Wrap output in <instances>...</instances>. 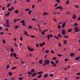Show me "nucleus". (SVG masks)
<instances>
[{"label":"nucleus","instance_id":"obj_1","mask_svg":"<svg viewBox=\"0 0 80 80\" xmlns=\"http://www.w3.org/2000/svg\"><path fill=\"white\" fill-rule=\"evenodd\" d=\"M51 63L52 64V66L53 67H55L57 66V64L55 63H54L53 61H51Z\"/></svg>","mask_w":80,"mask_h":80},{"label":"nucleus","instance_id":"obj_2","mask_svg":"<svg viewBox=\"0 0 80 80\" xmlns=\"http://www.w3.org/2000/svg\"><path fill=\"white\" fill-rule=\"evenodd\" d=\"M74 29L76 32H79V31H80V29L78 28V27L74 28Z\"/></svg>","mask_w":80,"mask_h":80},{"label":"nucleus","instance_id":"obj_3","mask_svg":"<svg viewBox=\"0 0 80 80\" xmlns=\"http://www.w3.org/2000/svg\"><path fill=\"white\" fill-rule=\"evenodd\" d=\"M50 63V61L48 60L47 59H46L44 61V63L47 65H48V64H49Z\"/></svg>","mask_w":80,"mask_h":80},{"label":"nucleus","instance_id":"obj_4","mask_svg":"<svg viewBox=\"0 0 80 80\" xmlns=\"http://www.w3.org/2000/svg\"><path fill=\"white\" fill-rule=\"evenodd\" d=\"M28 48L29 52H32V51H33V50H34V49H33V48H29V46H28Z\"/></svg>","mask_w":80,"mask_h":80},{"label":"nucleus","instance_id":"obj_5","mask_svg":"<svg viewBox=\"0 0 80 80\" xmlns=\"http://www.w3.org/2000/svg\"><path fill=\"white\" fill-rule=\"evenodd\" d=\"M45 44V42H43L42 44L40 43L39 44V45L40 46V47H42V46H43V45H44Z\"/></svg>","mask_w":80,"mask_h":80},{"label":"nucleus","instance_id":"obj_6","mask_svg":"<svg viewBox=\"0 0 80 80\" xmlns=\"http://www.w3.org/2000/svg\"><path fill=\"white\" fill-rule=\"evenodd\" d=\"M62 35H65V30H62Z\"/></svg>","mask_w":80,"mask_h":80},{"label":"nucleus","instance_id":"obj_7","mask_svg":"<svg viewBox=\"0 0 80 80\" xmlns=\"http://www.w3.org/2000/svg\"><path fill=\"white\" fill-rule=\"evenodd\" d=\"M48 74H45L44 75L43 77L44 78H47V77H48Z\"/></svg>","mask_w":80,"mask_h":80},{"label":"nucleus","instance_id":"obj_8","mask_svg":"<svg viewBox=\"0 0 80 80\" xmlns=\"http://www.w3.org/2000/svg\"><path fill=\"white\" fill-rule=\"evenodd\" d=\"M42 73H43V72L42 71H41V72H38V74L41 75V74H42Z\"/></svg>","mask_w":80,"mask_h":80},{"label":"nucleus","instance_id":"obj_9","mask_svg":"<svg viewBox=\"0 0 80 80\" xmlns=\"http://www.w3.org/2000/svg\"><path fill=\"white\" fill-rule=\"evenodd\" d=\"M65 22H64L62 24V28H64V27H65Z\"/></svg>","mask_w":80,"mask_h":80},{"label":"nucleus","instance_id":"obj_10","mask_svg":"<svg viewBox=\"0 0 80 80\" xmlns=\"http://www.w3.org/2000/svg\"><path fill=\"white\" fill-rule=\"evenodd\" d=\"M77 17L76 16V15L75 14L74 15L72 16V18L73 19H76V18Z\"/></svg>","mask_w":80,"mask_h":80},{"label":"nucleus","instance_id":"obj_11","mask_svg":"<svg viewBox=\"0 0 80 80\" xmlns=\"http://www.w3.org/2000/svg\"><path fill=\"white\" fill-rule=\"evenodd\" d=\"M80 59V57H78L77 58H76L75 59V60L78 61V60Z\"/></svg>","mask_w":80,"mask_h":80},{"label":"nucleus","instance_id":"obj_12","mask_svg":"<svg viewBox=\"0 0 80 80\" xmlns=\"http://www.w3.org/2000/svg\"><path fill=\"white\" fill-rule=\"evenodd\" d=\"M42 74H40L38 76V78H40L42 77Z\"/></svg>","mask_w":80,"mask_h":80},{"label":"nucleus","instance_id":"obj_13","mask_svg":"<svg viewBox=\"0 0 80 80\" xmlns=\"http://www.w3.org/2000/svg\"><path fill=\"white\" fill-rule=\"evenodd\" d=\"M43 62V60H41L40 61H39V63H40V64H42V62Z\"/></svg>","mask_w":80,"mask_h":80},{"label":"nucleus","instance_id":"obj_14","mask_svg":"<svg viewBox=\"0 0 80 80\" xmlns=\"http://www.w3.org/2000/svg\"><path fill=\"white\" fill-rule=\"evenodd\" d=\"M10 12H8V13H7L5 14V16H6V17H7V16H8V15H9V14H10Z\"/></svg>","mask_w":80,"mask_h":80},{"label":"nucleus","instance_id":"obj_15","mask_svg":"<svg viewBox=\"0 0 80 80\" xmlns=\"http://www.w3.org/2000/svg\"><path fill=\"white\" fill-rule=\"evenodd\" d=\"M72 29H68V33H69V32H71L72 31Z\"/></svg>","mask_w":80,"mask_h":80},{"label":"nucleus","instance_id":"obj_16","mask_svg":"<svg viewBox=\"0 0 80 80\" xmlns=\"http://www.w3.org/2000/svg\"><path fill=\"white\" fill-rule=\"evenodd\" d=\"M8 74L9 75V76H11L12 74V73L11 72H9L8 73Z\"/></svg>","mask_w":80,"mask_h":80},{"label":"nucleus","instance_id":"obj_17","mask_svg":"<svg viewBox=\"0 0 80 80\" xmlns=\"http://www.w3.org/2000/svg\"><path fill=\"white\" fill-rule=\"evenodd\" d=\"M52 59L53 60H56L57 59V58H56V57H53Z\"/></svg>","mask_w":80,"mask_h":80},{"label":"nucleus","instance_id":"obj_18","mask_svg":"<svg viewBox=\"0 0 80 80\" xmlns=\"http://www.w3.org/2000/svg\"><path fill=\"white\" fill-rule=\"evenodd\" d=\"M75 55V54L74 53H72L70 54V56L71 57H73Z\"/></svg>","mask_w":80,"mask_h":80},{"label":"nucleus","instance_id":"obj_19","mask_svg":"<svg viewBox=\"0 0 80 80\" xmlns=\"http://www.w3.org/2000/svg\"><path fill=\"white\" fill-rule=\"evenodd\" d=\"M24 34L25 35H26L27 36H28L29 37V36L27 34V32L26 31H24Z\"/></svg>","mask_w":80,"mask_h":80},{"label":"nucleus","instance_id":"obj_20","mask_svg":"<svg viewBox=\"0 0 80 80\" xmlns=\"http://www.w3.org/2000/svg\"><path fill=\"white\" fill-rule=\"evenodd\" d=\"M64 38H68V35H65L64 36Z\"/></svg>","mask_w":80,"mask_h":80},{"label":"nucleus","instance_id":"obj_21","mask_svg":"<svg viewBox=\"0 0 80 80\" xmlns=\"http://www.w3.org/2000/svg\"><path fill=\"white\" fill-rule=\"evenodd\" d=\"M13 55L14 57H17V54L15 53H13Z\"/></svg>","mask_w":80,"mask_h":80},{"label":"nucleus","instance_id":"obj_22","mask_svg":"<svg viewBox=\"0 0 80 80\" xmlns=\"http://www.w3.org/2000/svg\"><path fill=\"white\" fill-rule=\"evenodd\" d=\"M10 50L12 52H13V51H14V49H13V48H11L10 49Z\"/></svg>","mask_w":80,"mask_h":80},{"label":"nucleus","instance_id":"obj_23","mask_svg":"<svg viewBox=\"0 0 80 80\" xmlns=\"http://www.w3.org/2000/svg\"><path fill=\"white\" fill-rule=\"evenodd\" d=\"M4 26H5V27H10V25L8 24H5L4 25Z\"/></svg>","mask_w":80,"mask_h":80},{"label":"nucleus","instance_id":"obj_24","mask_svg":"<svg viewBox=\"0 0 80 80\" xmlns=\"http://www.w3.org/2000/svg\"><path fill=\"white\" fill-rule=\"evenodd\" d=\"M74 27H77L78 26V24H77V23H75L74 24Z\"/></svg>","mask_w":80,"mask_h":80},{"label":"nucleus","instance_id":"obj_25","mask_svg":"<svg viewBox=\"0 0 80 80\" xmlns=\"http://www.w3.org/2000/svg\"><path fill=\"white\" fill-rule=\"evenodd\" d=\"M78 7H79V6H78V5H75V8H78Z\"/></svg>","mask_w":80,"mask_h":80},{"label":"nucleus","instance_id":"obj_26","mask_svg":"<svg viewBox=\"0 0 80 80\" xmlns=\"http://www.w3.org/2000/svg\"><path fill=\"white\" fill-rule=\"evenodd\" d=\"M38 29L39 32H42V30H41V28H40V27L38 28Z\"/></svg>","mask_w":80,"mask_h":80},{"label":"nucleus","instance_id":"obj_27","mask_svg":"<svg viewBox=\"0 0 80 80\" xmlns=\"http://www.w3.org/2000/svg\"><path fill=\"white\" fill-rule=\"evenodd\" d=\"M28 28L29 29H32V27L31 26H28Z\"/></svg>","mask_w":80,"mask_h":80},{"label":"nucleus","instance_id":"obj_28","mask_svg":"<svg viewBox=\"0 0 80 80\" xmlns=\"http://www.w3.org/2000/svg\"><path fill=\"white\" fill-rule=\"evenodd\" d=\"M36 73H37L36 72H35L32 75V77H34V76H35L36 75Z\"/></svg>","mask_w":80,"mask_h":80},{"label":"nucleus","instance_id":"obj_29","mask_svg":"<svg viewBox=\"0 0 80 80\" xmlns=\"http://www.w3.org/2000/svg\"><path fill=\"white\" fill-rule=\"evenodd\" d=\"M43 15H48V13L47 12H45L44 13H43Z\"/></svg>","mask_w":80,"mask_h":80},{"label":"nucleus","instance_id":"obj_30","mask_svg":"<svg viewBox=\"0 0 80 80\" xmlns=\"http://www.w3.org/2000/svg\"><path fill=\"white\" fill-rule=\"evenodd\" d=\"M58 37H62V35H60V34H59L58 35Z\"/></svg>","mask_w":80,"mask_h":80},{"label":"nucleus","instance_id":"obj_31","mask_svg":"<svg viewBox=\"0 0 80 80\" xmlns=\"http://www.w3.org/2000/svg\"><path fill=\"white\" fill-rule=\"evenodd\" d=\"M18 10H16V11L14 12V13H18Z\"/></svg>","mask_w":80,"mask_h":80},{"label":"nucleus","instance_id":"obj_32","mask_svg":"<svg viewBox=\"0 0 80 80\" xmlns=\"http://www.w3.org/2000/svg\"><path fill=\"white\" fill-rule=\"evenodd\" d=\"M58 57H62V55L60 54H58Z\"/></svg>","mask_w":80,"mask_h":80},{"label":"nucleus","instance_id":"obj_33","mask_svg":"<svg viewBox=\"0 0 80 80\" xmlns=\"http://www.w3.org/2000/svg\"><path fill=\"white\" fill-rule=\"evenodd\" d=\"M19 27V26H15V28L16 29H17V28H18Z\"/></svg>","mask_w":80,"mask_h":80},{"label":"nucleus","instance_id":"obj_34","mask_svg":"<svg viewBox=\"0 0 80 80\" xmlns=\"http://www.w3.org/2000/svg\"><path fill=\"white\" fill-rule=\"evenodd\" d=\"M45 52L46 53H48V52H49V51H48V50H46L45 51Z\"/></svg>","mask_w":80,"mask_h":80},{"label":"nucleus","instance_id":"obj_35","mask_svg":"<svg viewBox=\"0 0 80 80\" xmlns=\"http://www.w3.org/2000/svg\"><path fill=\"white\" fill-rule=\"evenodd\" d=\"M66 5H67L68 4H69V0L68 1L66 2Z\"/></svg>","mask_w":80,"mask_h":80},{"label":"nucleus","instance_id":"obj_36","mask_svg":"<svg viewBox=\"0 0 80 80\" xmlns=\"http://www.w3.org/2000/svg\"><path fill=\"white\" fill-rule=\"evenodd\" d=\"M31 38H35V36L34 35H31Z\"/></svg>","mask_w":80,"mask_h":80},{"label":"nucleus","instance_id":"obj_37","mask_svg":"<svg viewBox=\"0 0 80 80\" xmlns=\"http://www.w3.org/2000/svg\"><path fill=\"white\" fill-rule=\"evenodd\" d=\"M30 10V9L27 8L25 9V11H29Z\"/></svg>","mask_w":80,"mask_h":80},{"label":"nucleus","instance_id":"obj_38","mask_svg":"<svg viewBox=\"0 0 80 80\" xmlns=\"http://www.w3.org/2000/svg\"><path fill=\"white\" fill-rule=\"evenodd\" d=\"M24 22H25V20H22L21 22V23H24Z\"/></svg>","mask_w":80,"mask_h":80},{"label":"nucleus","instance_id":"obj_39","mask_svg":"<svg viewBox=\"0 0 80 80\" xmlns=\"http://www.w3.org/2000/svg\"><path fill=\"white\" fill-rule=\"evenodd\" d=\"M31 72H35V69H32L31 70Z\"/></svg>","mask_w":80,"mask_h":80},{"label":"nucleus","instance_id":"obj_40","mask_svg":"<svg viewBox=\"0 0 80 80\" xmlns=\"http://www.w3.org/2000/svg\"><path fill=\"white\" fill-rule=\"evenodd\" d=\"M22 79H23V77L20 78H19V80H22Z\"/></svg>","mask_w":80,"mask_h":80},{"label":"nucleus","instance_id":"obj_41","mask_svg":"<svg viewBox=\"0 0 80 80\" xmlns=\"http://www.w3.org/2000/svg\"><path fill=\"white\" fill-rule=\"evenodd\" d=\"M47 37H48V39H50V36L49 35V34H48V35Z\"/></svg>","mask_w":80,"mask_h":80},{"label":"nucleus","instance_id":"obj_42","mask_svg":"<svg viewBox=\"0 0 80 80\" xmlns=\"http://www.w3.org/2000/svg\"><path fill=\"white\" fill-rule=\"evenodd\" d=\"M14 43V45L15 47H17L18 45H17V44H16V43Z\"/></svg>","mask_w":80,"mask_h":80},{"label":"nucleus","instance_id":"obj_43","mask_svg":"<svg viewBox=\"0 0 80 80\" xmlns=\"http://www.w3.org/2000/svg\"><path fill=\"white\" fill-rule=\"evenodd\" d=\"M53 74H50V76L51 77H53Z\"/></svg>","mask_w":80,"mask_h":80},{"label":"nucleus","instance_id":"obj_44","mask_svg":"<svg viewBox=\"0 0 80 80\" xmlns=\"http://www.w3.org/2000/svg\"><path fill=\"white\" fill-rule=\"evenodd\" d=\"M58 28H61V27H60V25H58Z\"/></svg>","mask_w":80,"mask_h":80},{"label":"nucleus","instance_id":"obj_45","mask_svg":"<svg viewBox=\"0 0 80 80\" xmlns=\"http://www.w3.org/2000/svg\"><path fill=\"white\" fill-rule=\"evenodd\" d=\"M0 34L1 35H3V34H4V33H3V32H0Z\"/></svg>","mask_w":80,"mask_h":80},{"label":"nucleus","instance_id":"obj_46","mask_svg":"<svg viewBox=\"0 0 80 80\" xmlns=\"http://www.w3.org/2000/svg\"><path fill=\"white\" fill-rule=\"evenodd\" d=\"M56 2H58V3H60V1L59 0H56Z\"/></svg>","mask_w":80,"mask_h":80},{"label":"nucleus","instance_id":"obj_47","mask_svg":"<svg viewBox=\"0 0 80 80\" xmlns=\"http://www.w3.org/2000/svg\"><path fill=\"white\" fill-rule=\"evenodd\" d=\"M76 78V79H77V80H78V79H80V78L79 77H78L77 78Z\"/></svg>","mask_w":80,"mask_h":80},{"label":"nucleus","instance_id":"obj_48","mask_svg":"<svg viewBox=\"0 0 80 80\" xmlns=\"http://www.w3.org/2000/svg\"><path fill=\"white\" fill-rule=\"evenodd\" d=\"M55 62L56 63H58V60H56V61H55Z\"/></svg>","mask_w":80,"mask_h":80},{"label":"nucleus","instance_id":"obj_49","mask_svg":"<svg viewBox=\"0 0 80 80\" xmlns=\"http://www.w3.org/2000/svg\"><path fill=\"white\" fill-rule=\"evenodd\" d=\"M54 37L56 38H57L58 40V39H59V38H58V37H57L55 35L54 36Z\"/></svg>","mask_w":80,"mask_h":80},{"label":"nucleus","instance_id":"obj_50","mask_svg":"<svg viewBox=\"0 0 80 80\" xmlns=\"http://www.w3.org/2000/svg\"><path fill=\"white\" fill-rule=\"evenodd\" d=\"M65 62H67L68 60V59H65Z\"/></svg>","mask_w":80,"mask_h":80},{"label":"nucleus","instance_id":"obj_51","mask_svg":"<svg viewBox=\"0 0 80 80\" xmlns=\"http://www.w3.org/2000/svg\"><path fill=\"white\" fill-rule=\"evenodd\" d=\"M44 32H45L43 31V32L41 33V34H42V35H45V33H44Z\"/></svg>","mask_w":80,"mask_h":80},{"label":"nucleus","instance_id":"obj_52","mask_svg":"<svg viewBox=\"0 0 80 80\" xmlns=\"http://www.w3.org/2000/svg\"><path fill=\"white\" fill-rule=\"evenodd\" d=\"M58 8H59L60 9H61L62 8V6H59V7H58Z\"/></svg>","mask_w":80,"mask_h":80},{"label":"nucleus","instance_id":"obj_53","mask_svg":"<svg viewBox=\"0 0 80 80\" xmlns=\"http://www.w3.org/2000/svg\"><path fill=\"white\" fill-rule=\"evenodd\" d=\"M58 45H59V47H61V44H60V43H59Z\"/></svg>","mask_w":80,"mask_h":80},{"label":"nucleus","instance_id":"obj_54","mask_svg":"<svg viewBox=\"0 0 80 80\" xmlns=\"http://www.w3.org/2000/svg\"><path fill=\"white\" fill-rule=\"evenodd\" d=\"M64 43H67V41L66 40H64L63 41Z\"/></svg>","mask_w":80,"mask_h":80},{"label":"nucleus","instance_id":"obj_55","mask_svg":"<svg viewBox=\"0 0 80 80\" xmlns=\"http://www.w3.org/2000/svg\"><path fill=\"white\" fill-rule=\"evenodd\" d=\"M32 12V11H30L28 12L29 15H30V13H31V12Z\"/></svg>","mask_w":80,"mask_h":80},{"label":"nucleus","instance_id":"obj_56","mask_svg":"<svg viewBox=\"0 0 80 80\" xmlns=\"http://www.w3.org/2000/svg\"><path fill=\"white\" fill-rule=\"evenodd\" d=\"M8 11H12V9L10 8H8Z\"/></svg>","mask_w":80,"mask_h":80},{"label":"nucleus","instance_id":"obj_57","mask_svg":"<svg viewBox=\"0 0 80 80\" xmlns=\"http://www.w3.org/2000/svg\"><path fill=\"white\" fill-rule=\"evenodd\" d=\"M20 40H21V41H22V40H23V38H22V37H21L20 38Z\"/></svg>","mask_w":80,"mask_h":80},{"label":"nucleus","instance_id":"obj_58","mask_svg":"<svg viewBox=\"0 0 80 80\" xmlns=\"http://www.w3.org/2000/svg\"><path fill=\"white\" fill-rule=\"evenodd\" d=\"M5 9V7H3L2 9V10H4Z\"/></svg>","mask_w":80,"mask_h":80},{"label":"nucleus","instance_id":"obj_59","mask_svg":"<svg viewBox=\"0 0 80 80\" xmlns=\"http://www.w3.org/2000/svg\"><path fill=\"white\" fill-rule=\"evenodd\" d=\"M8 68H9V65H8L7 67V69H8Z\"/></svg>","mask_w":80,"mask_h":80},{"label":"nucleus","instance_id":"obj_60","mask_svg":"<svg viewBox=\"0 0 80 80\" xmlns=\"http://www.w3.org/2000/svg\"><path fill=\"white\" fill-rule=\"evenodd\" d=\"M10 4H8V5L7 6V8H8V7H10Z\"/></svg>","mask_w":80,"mask_h":80},{"label":"nucleus","instance_id":"obj_61","mask_svg":"<svg viewBox=\"0 0 80 80\" xmlns=\"http://www.w3.org/2000/svg\"><path fill=\"white\" fill-rule=\"evenodd\" d=\"M51 53H54V51H53V50H52Z\"/></svg>","mask_w":80,"mask_h":80},{"label":"nucleus","instance_id":"obj_62","mask_svg":"<svg viewBox=\"0 0 80 80\" xmlns=\"http://www.w3.org/2000/svg\"><path fill=\"white\" fill-rule=\"evenodd\" d=\"M13 53H12L11 54V57H13Z\"/></svg>","mask_w":80,"mask_h":80},{"label":"nucleus","instance_id":"obj_63","mask_svg":"<svg viewBox=\"0 0 80 80\" xmlns=\"http://www.w3.org/2000/svg\"><path fill=\"white\" fill-rule=\"evenodd\" d=\"M3 43H5V41L4 39L3 40Z\"/></svg>","mask_w":80,"mask_h":80},{"label":"nucleus","instance_id":"obj_64","mask_svg":"<svg viewBox=\"0 0 80 80\" xmlns=\"http://www.w3.org/2000/svg\"><path fill=\"white\" fill-rule=\"evenodd\" d=\"M78 20H80V17L78 18Z\"/></svg>","mask_w":80,"mask_h":80}]
</instances>
